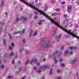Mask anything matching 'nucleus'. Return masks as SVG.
Wrapping results in <instances>:
<instances>
[{
	"instance_id": "2eb2a0df",
	"label": "nucleus",
	"mask_w": 79,
	"mask_h": 79,
	"mask_svg": "<svg viewBox=\"0 0 79 79\" xmlns=\"http://www.w3.org/2000/svg\"><path fill=\"white\" fill-rule=\"evenodd\" d=\"M3 44H4L5 45H6V40H3Z\"/></svg>"
},
{
	"instance_id": "338daca9",
	"label": "nucleus",
	"mask_w": 79,
	"mask_h": 79,
	"mask_svg": "<svg viewBox=\"0 0 79 79\" xmlns=\"http://www.w3.org/2000/svg\"><path fill=\"white\" fill-rule=\"evenodd\" d=\"M75 60H76V59H74V60H73V62H74V61H75Z\"/></svg>"
},
{
	"instance_id": "13d9d810",
	"label": "nucleus",
	"mask_w": 79,
	"mask_h": 79,
	"mask_svg": "<svg viewBox=\"0 0 79 79\" xmlns=\"http://www.w3.org/2000/svg\"><path fill=\"white\" fill-rule=\"evenodd\" d=\"M24 78H25V77H23L21 78V79H24Z\"/></svg>"
},
{
	"instance_id": "de8ad7c7",
	"label": "nucleus",
	"mask_w": 79,
	"mask_h": 79,
	"mask_svg": "<svg viewBox=\"0 0 79 79\" xmlns=\"http://www.w3.org/2000/svg\"><path fill=\"white\" fill-rule=\"evenodd\" d=\"M1 57H2L1 56H0V64H1Z\"/></svg>"
},
{
	"instance_id": "dca6fc26",
	"label": "nucleus",
	"mask_w": 79,
	"mask_h": 79,
	"mask_svg": "<svg viewBox=\"0 0 79 79\" xmlns=\"http://www.w3.org/2000/svg\"><path fill=\"white\" fill-rule=\"evenodd\" d=\"M44 22V20H41L40 21V22L38 23L39 25H42V23Z\"/></svg>"
},
{
	"instance_id": "f03ea898",
	"label": "nucleus",
	"mask_w": 79,
	"mask_h": 79,
	"mask_svg": "<svg viewBox=\"0 0 79 79\" xmlns=\"http://www.w3.org/2000/svg\"><path fill=\"white\" fill-rule=\"evenodd\" d=\"M16 20L18 21H22L23 19V16H21L19 15H17L16 16Z\"/></svg>"
},
{
	"instance_id": "a18cd8bd",
	"label": "nucleus",
	"mask_w": 79,
	"mask_h": 79,
	"mask_svg": "<svg viewBox=\"0 0 79 79\" xmlns=\"http://www.w3.org/2000/svg\"><path fill=\"white\" fill-rule=\"evenodd\" d=\"M37 1H38V0H35V3H37Z\"/></svg>"
},
{
	"instance_id": "aec40b11",
	"label": "nucleus",
	"mask_w": 79,
	"mask_h": 79,
	"mask_svg": "<svg viewBox=\"0 0 79 79\" xmlns=\"http://www.w3.org/2000/svg\"><path fill=\"white\" fill-rule=\"evenodd\" d=\"M55 0H52L51 1L52 3H55Z\"/></svg>"
},
{
	"instance_id": "20e7f679",
	"label": "nucleus",
	"mask_w": 79,
	"mask_h": 79,
	"mask_svg": "<svg viewBox=\"0 0 79 79\" xmlns=\"http://www.w3.org/2000/svg\"><path fill=\"white\" fill-rule=\"evenodd\" d=\"M57 53V52H56L54 53V54L53 55V58L52 59H54V62L56 64L58 62L57 61V59H56V55L55 54H56Z\"/></svg>"
},
{
	"instance_id": "052dcab7",
	"label": "nucleus",
	"mask_w": 79,
	"mask_h": 79,
	"mask_svg": "<svg viewBox=\"0 0 79 79\" xmlns=\"http://www.w3.org/2000/svg\"><path fill=\"white\" fill-rule=\"evenodd\" d=\"M5 15H8V14L7 13V12H5Z\"/></svg>"
},
{
	"instance_id": "5fc2aeb1",
	"label": "nucleus",
	"mask_w": 79,
	"mask_h": 79,
	"mask_svg": "<svg viewBox=\"0 0 79 79\" xmlns=\"http://www.w3.org/2000/svg\"><path fill=\"white\" fill-rule=\"evenodd\" d=\"M18 33L17 32H15V33H14V34H17Z\"/></svg>"
},
{
	"instance_id": "bf43d9fd",
	"label": "nucleus",
	"mask_w": 79,
	"mask_h": 79,
	"mask_svg": "<svg viewBox=\"0 0 79 79\" xmlns=\"http://www.w3.org/2000/svg\"><path fill=\"white\" fill-rule=\"evenodd\" d=\"M12 64H14V63H15V62H14V61H13L12 62Z\"/></svg>"
},
{
	"instance_id": "6e6d98bb",
	"label": "nucleus",
	"mask_w": 79,
	"mask_h": 79,
	"mask_svg": "<svg viewBox=\"0 0 79 79\" xmlns=\"http://www.w3.org/2000/svg\"><path fill=\"white\" fill-rule=\"evenodd\" d=\"M77 4H78V5H79V1H77Z\"/></svg>"
},
{
	"instance_id": "c9c22d12",
	"label": "nucleus",
	"mask_w": 79,
	"mask_h": 79,
	"mask_svg": "<svg viewBox=\"0 0 79 79\" xmlns=\"http://www.w3.org/2000/svg\"><path fill=\"white\" fill-rule=\"evenodd\" d=\"M2 32V28H0V34Z\"/></svg>"
},
{
	"instance_id": "ddd939ff",
	"label": "nucleus",
	"mask_w": 79,
	"mask_h": 79,
	"mask_svg": "<svg viewBox=\"0 0 79 79\" xmlns=\"http://www.w3.org/2000/svg\"><path fill=\"white\" fill-rule=\"evenodd\" d=\"M42 68H43L44 69H45V68H48V69L49 68V66H43L42 67Z\"/></svg>"
},
{
	"instance_id": "39448f33",
	"label": "nucleus",
	"mask_w": 79,
	"mask_h": 79,
	"mask_svg": "<svg viewBox=\"0 0 79 79\" xmlns=\"http://www.w3.org/2000/svg\"><path fill=\"white\" fill-rule=\"evenodd\" d=\"M71 10H72V6L71 5L69 6L67 8V11L70 12L71 11Z\"/></svg>"
},
{
	"instance_id": "79ce46f5",
	"label": "nucleus",
	"mask_w": 79,
	"mask_h": 79,
	"mask_svg": "<svg viewBox=\"0 0 79 79\" xmlns=\"http://www.w3.org/2000/svg\"><path fill=\"white\" fill-rule=\"evenodd\" d=\"M6 29L7 28H5V30H4V32H6Z\"/></svg>"
},
{
	"instance_id": "c756f323",
	"label": "nucleus",
	"mask_w": 79,
	"mask_h": 79,
	"mask_svg": "<svg viewBox=\"0 0 79 79\" xmlns=\"http://www.w3.org/2000/svg\"><path fill=\"white\" fill-rule=\"evenodd\" d=\"M64 66V64H61V67H62V68H63Z\"/></svg>"
},
{
	"instance_id": "c85d7f7f",
	"label": "nucleus",
	"mask_w": 79,
	"mask_h": 79,
	"mask_svg": "<svg viewBox=\"0 0 79 79\" xmlns=\"http://www.w3.org/2000/svg\"><path fill=\"white\" fill-rule=\"evenodd\" d=\"M4 58H5V57H8V54H6L4 56Z\"/></svg>"
},
{
	"instance_id": "e2e57ef3",
	"label": "nucleus",
	"mask_w": 79,
	"mask_h": 79,
	"mask_svg": "<svg viewBox=\"0 0 79 79\" xmlns=\"http://www.w3.org/2000/svg\"><path fill=\"white\" fill-rule=\"evenodd\" d=\"M38 66H39L40 65V64L39 63H38L37 64Z\"/></svg>"
},
{
	"instance_id": "f257e3e1",
	"label": "nucleus",
	"mask_w": 79,
	"mask_h": 79,
	"mask_svg": "<svg viewBox=\"0 0 79 79\" xmlns=\"http://www.w3.org/2000/svg\"><path fill=\"white\" fill-rule=\"evenodd\" d=\"M20 0L21 1V2H23L24 3H25V4H26L27 5H28V6H29L30 7H31V8H33V9H34V10H35L36 11H34V13L35 14V15H37L38 13H40L41 14H42V15H44V12L37 9L35 7H34V6H33V5L34 4V2H32V3H27V2L24 0Z\"/></svg>"
},
{
	"instance_id": "09e8293b",
	"label": "nucleus",
	"mask_w": 79,
	"mask_h": 79,
	"mask_svg": "<svg viewBox=\"0 0 79 79\" xmlns=\"http://www.w3.org/2000/svg\"><path fill=\"white\" fill-rule=\"evenodd\" d=\"M57 72L58 73H60V70H57Z\"/></svg>"
},
{
	"instance_id": "f8f14e48",
	"label": "nucleus",
	"mask_w": 79,
	"mask_h": 79,
	"mask_svg": "<svg viewBox=\"0 0 79 79\" xmlns=\"http://www.w3.org/2000/svg\"><path fill=\"white\" fill-rule=\"evenodd\" d=\"M61 37V35H60L59 36H58L57 37V39L56 41L57 42H58V39H59V38H60Z\"/></svg>"
},
{
	"instance_id": "a878e982",
	"label": "nucleus",
	"mask_w": 79,
	"mask_h": 79,
	"mask_svg": "<svg viewBox=\"0 0 79 79\" xmlns=\"http://www.w3.org/2000/svg\"><path fill=\"white\" fill-rule=\"evenodd\" d=\"M34 32V31H31V32L30 33V37H31V35H32V34Z\"/></svg>"
},
{
	"instance_id": "6ab92c4d",
	"label": "nucleus",
	"mask_w": 79,
	"mask_h": 79,
	"mask_svg": "<svg viewBox=\"0 0 79 79\" xmlns=\"http://www.w3.org/2000/svg\"><path fill=\"white\" fill-rule=\"evenodd\" d=\"M25 39H23L22 40V42H23V43H25Z\"/></svg>"
},
{
	"instance_id": "f704fd0d",
	"label": "nucleus",
	"mask_w": 79,
	"mask_h": 79,
	"mask_svg": "<svg viewBox=\"0 0 79 79\" xmlns=\"http://www.w3.org/2000/svg\"><path fill=\"white\" fill-rule=\"evenodd\" d=\"M18 64H21V61L20 60L18 62Z\"/></svg>"
},
{
	"instance_id": "393cba45",
	"label": "nucleus",
	"mask_w": 79,
	"mask_h": 79,
	"mask_svg": "<svg viewBox=\"0 0 79 79\" xmlns=\"http://www.w3.org/2000/svg\"><path fill=\"white\" fill-rule=\"evenodd\" d=\"M63 61V59H60L59 60V62L60 63H61Z\"/></svg>"
},
{
	"instance_id": "49530a36",
	"label": "nucleus",
	"mask_w": 79,
	"mask_h": 79,
	"mask_svg": "<svg viewBox=\"0 0 79 79\" xmlns=\"http://www.w3.org/2000/svg\"><path fill=\"white\" fill-rule=\"evenodd\" d=\"M37 72L39 73L41 72V70H39L38 71H37Z\"/></svg>"
},
{
	"instance_id": "603ef678",
	"label": "nucleus",
	"mask_w": 79,
	"mask_h": 79,
	"mask_svg": "<svg viewBox=\"0 0 79 79\" xmlns=\"http://www.w3.org/2000/svg\"><path fill=\"white\" fill-rule=\"evenodd\" d=\"M57 79H61V78L60 77H58L57 78Z\"/></svg>"
},
{
	"instance_id": "5701e85b",
	"label": "nucleus",
	"mask_w": 79,
	"mask_h": 79,
	"mask_svg": "<svg viewBox=\"0 0 79 79\" xmlns=\"http://www.w3.org/2000/svg\"><path fill=\"white\" fill-rule=\"evenodd\" d=\"M56 11L57 12H59V11H60V9H56Z\"/></svg>"
},
{
	"instance_id": "774afa93",
	"label": "nucleus",
	"mask_w": 79,
	"mask_h": 79,
	"mask_svg": "<svg viewBox=\"0 0 79 79\" xmlns=\"http://www.w3.org/2000/svg\"><path fill=\"white\" fill-rule=\"evenodd\" d=\"M16 73V74H19V72H18Z\"/></svg>"
},
{
	"instance_id": "ea45409f",
	"label": "nucleus",
	"mask_w": 79,
	"mask_h": 79,
	"mask_svg": "<svg viewBox=\"0 0 79 79\" xmlns=\"http://www.w3.org/2000/svg\"><path fill=\"white\" fill-rule=\"evenodd\" d=\"M23 49H21L20 50V52H23Z\"/></svg>"
},
{
	"instance_id": "7ed1b4c3",
	"label": "nucleus",
	"mask_w": 79,
	"mask_h": 79,
	"mask_svg": "<svg viewBox=\"0 0 79 79\" xmlns=\"http://www.w3.org/2000/svg\"><path fill=\"white\" fill-rule=\"evenodd\" d=\"M68 20L66 19L64 20V21L63 22V24H65V27H67V26L68 25Z\"/></svg>"
},
{
	"instance_id": "58836bf2",
	"label": "nucleus",
	"mask_w": 79,
	"mask_h": 79,
	"mask_svg": "<svg viewBox=\"0 0 79 79\" xmlns=\"http://www.w3.org/2000/svg\"><path fill=\"white\" fill-rule=\"evenodd\" d=\"M4 68V65H1V68Z\"/></svg>"
},
{
	"instance_id": "2f4dec72",
	"label": "nucleus",
	"mask_w": 79,
	"mask_h": 79,
	"mask_svg": "<svg viewBox=\"0 0 79 79\" xmlns=\"http://www.w3.org/2000/svg\"><path fill=\"white\" fill-rule=\"evenodd\" d=\"M64 46H62V48H61V50H63V49H64Z\"/></svg>"
},
{
	"instance_id": "6e6552de",
	"label": "nucleus",
	"mask_w": 79,
	"mask_h": 79,
	"mask_svg": "<svg viewBox=\"0 0 79 79\" xmlns=\"http://www.w3.org/2000/svg\"><path fill=\"white\" fill-rule=\"evenodd\" d=\"M50 42L48 41L47 43H46V48H48L49 47H50Z\"/></svg>"
},
{
	"instance_id": "4be33fe9",
	"label": "nucleus",
	"mask_w": 79,
	"mask_h": 79,
	"mask_svg": "<svg viewBox=\"0 0 79 79\" xmlns=\"http://www.w3.org/2000/svg\"><path fill=\"white\" fill-rule=\"evenodd\" d=\"M23 19L24 21H26V20L27 19V17H25L23 18Z\"/></svg>"
},
{
	"instance_id": "1a4fd4ad",
	"label": "nucleus",
	"mask_w": 79,
	"mask_h": 79,
	"mask_svg": "<svg viewBox=\"0 0 79 79\" xmlns=\"http://www.w3.org/2000/svg\"><path fill=\"white\" fill-rule=\"evenodd\" d=\"M75 48H76V47L73 46L70 47L69 48V49H70V50L75 49Z\"/></svg>"
},
{
	"instance_id": "7c9ffc66",
	"label": "nucleus",
	"mask_w": 79,
	"mask_h": 79,
	"mask_svg": "<svg viewBox=\"0 0 79 79\" xmlns=\"http://www.w3.org/2000/svg\"><path fill=\"white\" fill-rule=\"evenodd\" d=\"M29 62V60H27V61H26L25 63V64H28V63Z\"/></svg>"
},
{
	"instance_id": "37998d69",
	"label": "nucleus",
	"mask_w": 79,
	"mask_h": 79,
	"mask_svg": "<svg viewBox=\"0 0 79 79\" xmlns=\"http://www.w3.org/2000/svg\"><path fill=\"white\" fill-rule=\"evenodd\" d=\"M73 52H71L70 53V55H73Z\"/></svg>"
},
{
	"instance_id": "4c0bfd02",
	"label": "nucleus",
	"mask_w": 79,
	"mask_h": 79,
	"mask_svg": "<svg viewBox=\"0 0 79 79\" xmlns=\"http://www.w3.org/2000/svg\"><path fill=\"white\" fill-rule=\"evenodd\" d=\"M9 35L10 38L11 39V34H9Z\"/></svg>"
},
{
	"instance_id": "69168bd1",
	"label": "nucleus",
	"mask_w": 79,
	"mask_h": 79,
	"mask_svg": "<svg viewBox=\"0 0 79 79\" xmlns=\"http://www.w3.org/2000/svg\"><path fill=\"white\" fill-rule=\"evenodd\" d=\"M56 19H57L56 17H55V18H54V19H55V20Z\"/></svg>"
},
{
	"instance_id": "a211bd4d",
	"label": "nucleus",
	"mask_w": 79,
	"mask_h": 79,
	"mask_svg": "<svg viewBox=\"0 0 79 79\" xmlns=\"http://www.w3.org/2000/svg\"><path fill=\"white\" fill-rule=\"evenodd\" d=\"M4 5V1H3L1 3V6H3Z\"/></svg>"
},
{
	"instance_id": "3c124183",
	"label": "nucleus",
	"mask_w": 79,
	"mask_h": 79,
	"mask_svg": "<svg viewBox=\"0 0 79 79\" xmlns=\"http://www.w3.org/2000/svg\"><path fill=\"white\" fill-rule=\"evenodd\" d=\"M32 16V14H30L29 15V17H30V18H31V16Z\"/></svg>"
},
{
	"instance_id": "473e14b6",
	"label": "nucleus",
	"mask_w": 79,
	"mask_h": 79,
	"mask_svg": "<svg viewBox=\"0 0 79 79\" xmlns=\"http://www.w3.org/2000/svg\"><path fill=\"white\" fill-rule=\"evenodd\" d=\"M42 4L40 3H39L37 4V5L38 6H40V5H41V4Z\"/></svg>"
},
{
	"instance_id": "412c9836",
	"label": "nucleus",
	"mask_w": 79,
	"mask_h": 79,
	"mask_svg": "<svg viewBox=\"0 0 79 79\" xmlns=\"http://www.w3.org/2000/svg\"><path fill=\"white\" fill-rule=\"evenodd\" d=\"M64 17L65 18H67L68 17V15L67 14H65L64 15Z\"/></svg>"
},
{
	"instance_id": "a19ab883",
	"label": "nucleus",
	"mask_w": 79,
	"mask_h": 79,
	"mask_svg": "<svg viewBox=\"0 0 79 79\" xmlns=\"http://www.w3.org/2000/svg\"><path fill=\"white\" fill-rule=\"evenodd\" d=\"M52 70H53V69H51L50 71V73H52Z\"/></svg>"
},
{
	"instance_id": "864d4df0",
	"label": "nucleus",
	"mask_w": 79,
	"mask_h": 79,
	"mask_svg": "<svg viewBox=\"0 0 79 79\" xmlns=\"http://www.w3.org/2000/svg\"><path fill=\"white\" fill-rule=\"evenodd\" d=\"M73 26V24H70V27H72V26Z\"/></svg>"
},
{
	"instance_id": "4468645a",
	"label": "nucleus",
	"mask_w": 79,
	"mask_h": 79,
	"mask_svg": "<svg viewBox=\"0 0 79 79\" xmlns=\"http://www.w3.org/2000/svg\"><path fill=\"white\" fill-rule=\"evenodd\" d=\"M48 8L47 6H45V9L44 10V11H46L47 10V9Z\"/></svg>"
},
{
	"instance_id": "680f3d73",
	"label": "nucleus",
	"mask_w": 79,
	"mask_h": 79,
	"mask_svg": "<svg viewBox=\"0 0 79 79\" xmlns=\"http://www.w3.org/2000/svg\"><path fill=\"white\" fill-rule=\"evenodd\" d=\"M18 33H19V34H20L21 33V31H19L18 32Z\"/></svg>"
},
{
	"instance_id": "0e129e2a",
	"label": "nucleus",
	"mask_w": 79,
	"mask_h": 79,
	"mask_svg": "<svg viewBox=\"0 0 79 79\" xmlns=\"http://www.w3.org/2000/svg\"><path fill=\"white\" fill-rule=\"evenodd\" d=\"M59 2H61V0H59Z\"/></svg>"
},
{
	"instance_id": "c03bdc74",
	"label": "nucleus",
	"mask_w": 79,
	"mask_h": 79,
	"mask_svg": "<svg viewBox=\"0 0 79 79\" xmlns=\"http://www.w3.org/2000/svg\"><path fill=\"white\" fill-rule=\"evenodd\" d=\"M37 18V15H35V17L34 18V19H36Z\"/></svg>"
},
{
	"instance_id": "423d86ee",
	"label": "nucleus",
	"mask_w": 79,
	"mask_h": 79,
	"mask_svg": "<svg viewBox=\"0 0 79 79\" xmlns=\"http://www.w3.org/2000/svg\"><path fill=\"white\" fill-rule=\"evenodd\" d=\"M15 47V44L13 43H12L9 46V49L10 50H11L14 48Z\"/></svg>"
},
{
	"instance_id": "72a5a7b5",
	"label": "nucleus",
	"mask_w": 79,
	"mask_h": 79,
	"mask_svg": "<svg viewBox=\"0 0 79 79\" xmlns=\"http://www.w3.org/2000/svg\"><path fill=\"white\" fill-rule=\"evenodd\" d=\"M37 69V67H34L33 68V70H36Z\"/></svg>"
},
{
	"instance_id": "9d476101",
	"label": "nucleus",
	"mask_w": 79,
	"mask_h": 79,
	"mask_svg": "<svg viewBox=\"0 0 79 79\" xmlns=\"http://www.w3.org/2000/svg\"><path fill=\"white\" fill-rule=\"evenodd\" d=\"M56 15H58V13L56 12H55L52 14V16H56Z\"/></svg>"
},
{
	"instance_id": "b1692460",
	"label": "nucleus",
	"mask_w": 79,
	"mask_h": 79,
	"mask_svg": "<svg viewBox=\"0 0 79 79\" xmlns=\"http://www.w3.org/2000/svg\"><path fill=\"white\" fill-rule=\"evenodd\" d=\"M37 32L36 31L34 33V34L33 35L34 36H35V35H37Z\"/></svg>"
},
{
	"instance_id": "9b49d317",
	"label": "nucleus",
	"mask_w": 79,
	"mask_h": 79,
	"mask_svg": "<svg viewBox=\"0 0 79 79\" xmlns=\"http://www.w3.org/2000/svg\"><path fill=\"white\" fill-rule=\"evenodd\" d=\"M33 62H37V60L35 59H34L32 60H31L30 62V64H32V63Z\"/></svg>"
},
{
	"instance_id": "e433bc0d",
	"label": "nucleus",
	"mask_w": 79,
	"mask_h": 79,
	"mask_svg": "<svg viewBox=\"0 0 79 79\" xmlns=\"http://www.w3.org/2000/svg\"><path fill=\"white\" fill-rule=\"evenodd\" d=\"M61 4H62V5H63V4H65V2H62L61 3Z\"/></svg>"
},
{
	"instance_id": "cd10ccee",
	"label": "nucleus",
	"mask_w": 79,
	"mask_h": 79,
	"mask_svg": "<svg viewBox=\"0 0 79 79\" xmlns=\"http://www.w3.org/2000/svg\"><path fill=\"white\" fill-rule=\"evenodd\" d=\"M25 31V29H23V30L22 31V34H23L24 33V31Z\"/></svg>"
},
{
	"instance_id": "0eeeda50",
	"label": "nucleus",
	"mask_w": 79,
	"mask_h": 79,
	"mask_svg": "<svg viewBox=\"0 0 79 79\" xmlns=\"http://www.w3.org/2000/svg\"><path fill=\"white\" fill-rule=\"evenodd\" d=\"M15 53H14V52H11V53H10L8 55V57H9L10 58H11V56H13V55H14V54Z\"/></svg>"
},
{
	"instance_id": "8fccbe9b",
	"label": "nucleus",
	"mask_w": 79,
	"mask_h": 79,
	"mask_svg": "<svg viewBox=\"0 0 79 79\" xmlns=\"http://www.w3.org/2000/svg\"><path fill=\"white\" fill-rule=\"evenodd\" d=\"M78 27V25H77L75 26V28H77Z\"/></svg>"
},
{
	"instance_id": "bb28decb",
	"label": "nucleus",
	"mask_w": 79,
	"mask_h": 79,
	"mask_svg": "<svg viewBox=\"0 0 79 79\" xmlns=\"http://www.w3.org/2000/svg\"><path fill=\"white\" fill-rule=\"evenodd\" d=\"M12 77H13L11 76H10L8 77V79H11V78H12Z\"/></svg>"
},
{
	"instance_id": "f3484780",
	"label": "nucleus",
	"mask_w": 79,
	"mask_h": 79,
	"mask_svg": "<svg viewBox=\"0 0 79 79\" xmlns=\"http://www.w3.org/2000/svg\"><path fill=\"white\" fill-rule=\"evenodd\" d=\"M68 53V51H67L65 52H64V55L65 56H66V55H67Z\"/></svg>"
},
{
	"instance_id": "4d7b16f0",
	"label": "nucleus",
	"mask_w": 79,
	"mask_h": 79,
	"mask_svg": "<svg viewBox=\"0 0 79 79\" xmlns=\"http://www.w3.org/2000/svg\"><path fill=\"white\" fill-rule=\"evenodd\" d=\"M79 74V73H76V75H78V74Z\"/></svg>"
}]
</instances>
